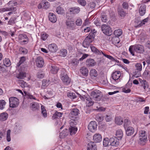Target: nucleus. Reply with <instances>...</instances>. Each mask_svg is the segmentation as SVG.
I'll use <instances>...</instances> for the list:
<instances>
[{
  "mask_svg": "<svg viewBox=\"0 0 150 150\" xmlns=\"http://www.w3.org/2000/svg\"><path fill=\"white\" fill-rule=\"evenodd\" d=\"M129 51L133 55H134V52L141 54L144 51V48L143 46L140 44H135L130 46L129 48Z\"/></svg>",
  "mask_w": 150,
  "mask_h": 150,
  "instance_id": "1",
  "label": "nucleus"
},
{
  "mask_svg": "<svg viewBox=\"0 0 150 150\" xmlns=\"http://www.w3.org/2000/svg\"><path fill=\"white\" fill-rule=\"evenodd\" d=\"M31 108L33 110H35L38 109L39 108V106L37 103H34L32 104Z\"/></svg>",
  "mask_w": 150,
  "mask_h": 150,
  "instance_id": "50",
  "label": "nucleus"
},
{
  "mask_svg": "<svg viewBox=\"0 0 150 150\" xmlns=\"http://www.w3.org/2000/svg\"><path fill=\"white\" fill-rule=\"evenodd\" d=\"M79 63V60L76 59H74L69 62V64L71 66H76Z\"/></svg>",
  "mask_w": 150,
  "mask_h": 150,
  "instance_id": "28",
  "label": "nucleus"
},
{
  "mask_svg": "<svg viewBox=\"0 0 150 150\" xmlns=\"http://www.w3.org/2000/svg\"><path fill=\"white\" fill-rule=\"evenodd\" d=\"M90 47L91 51L96 54L101 55L103 53V52L101 50H98L95 46L92 45H90Z\"/></svg>",
  "mask_w": 150,
  "mask_h": 150,
  "instance_id": "14",
  "label": "nucleus"
},
{
  "mask_svg": "<svg viewBox=\"0 0 150 150\" xmlns=\"http://www.w3.org/2000/svg\"><path fill=\"white\" fill-rule=\"evenodd\" d=\"M90 75L92 78L96 77L98 75L97 71L95 69H92L90 71Z\"/></svg>",
  "mask_w": 150,
  "mask_h": 150,
  "instance_id": "32",
  "label": "nucleus"
},
{
  "mask_svg": "<svg viewBox=\"0 0 150 150\" xmlns=\"http://www.w3.org/2000/svg\"><path fill=\"white\" fill-rule=\"evenodd\" d=\"M122 33V31L121 29H118L115 30L114 32V34L116 37H117L121 35Z\"/></svg>",
  "mask_w": 150,
  "mask_h": 150,
  "instance_id": "37",
  "label": "nucleus"
},
{
  "mask_svg": "<svg viewBox=\"0 0 150 150\" xmlns=\"http://www.w3.org/2000/svg\"><path fill=\"white\" fill-rule=\"evenodd\" d=\"M141 76L140 71L137 70H135L133 72V76L136 78L139 77Z\"/></svg>",
  "mask_w": 150,
  "mask_h": 150,
  "instance_id": "48",
  "label": "nucleus"
},
{
  "mask_svg": "<svg viewBox=\"0 0 150 150\" xmlns=\"http://www.w3.org/2000/svg\"><path fill=\"white\" fill-rule=\"evenodd\" d=\"M17 4V2H14L13 1H10L7 4L9 6L6 8L3 9V11H15L16 8L14 6H16Z\"/></svg>",
  "mask_w": 150,
  "mask_h": 150,
  "instance_id": "7",
  "label": "nucleus"
},
{
  "mask_svg": "<svg viewBox=\"0 0 150 150\" xmlns=\"http://www.w3.org/2000/svg\"><path fill=\"white\" fill-rule=\"evenodd\" d=\"M97 124L95 121H91L88 126V129L92 132H94L96 130Z\"/></svg>",
  "mask_w": 150,
  "mask_h": 150,
  "instance_id": "10",
  "label": "nucleus"
},
{
  "mask_svg": "<svg viewBox=\"0 0 150 150\" xmlns=\"http://www.w3.org/2000/svg\"><path fill=\"white\" fill-rule=\"evenodd\" d=\"M78 2L80 5L84 6L86 4V2L85 0H78Z\"/></svg>",
  "mask_w": 150,
  "mask_h": 150,
  "instance_id": "59",
  "label": "nucleus"
},
{
  "mask_svg": "<svg viewBox=\"0 0 150 150\" xmlns=\"http://www.w3.org/2000/svg\"><path fill=\"white\" fill-rule=\"evenodd\" d=\"M131 124L130 121L128 119H126L124 120V126L125 128V129L128 126L130 125Z\"/></svg>",
  "mask_w": 150,
  "mask_h": 150,
  "instance_id": "44",
  "label": "nucleus"
},
{
  "mask_svg": "<svg viewBox=\"0 0 150 150\" xmlns=\"http://www.w3.org/2000/svg\"><path fill=\"white\" fill-rule=\"evenodd\" d=\"M146 132L144 131H140L139 133V144L143 145L145 143L147 139V136L145 135Z\"/></svg>",
  "mask_w": 150,
  "mask_h": 150,
  "instance_id": "4",
  "label": "nucleus"
},
{
  "mask_svg": "<svg viewBox=\"0 0 150 150\" xmlns=\"http://www.w3.org/2000/svg\"><path fill=\"white\" fill-rule=\"evenodd\" d=\"M140 86L143 87L144 89L146 91V89L149 87V85L147 82L145 80H142V79H139Z\"/></svg>",
  "mask_w": 150,
  "mask_h": 150,
  "instance_id": "17",
  "label": "nucleus"
},
{
  "mask_svg": "<svg viewBox=\"0 0 150 150\" xmlns=\"http://www.w3.org/2000/svg\"><path fill=\"white\" fill-rule=\"evenodd\" d=\"M101 20L102 22L105 23L108 21L107 17L105 13H103L101 14Z\"/></svg>",
  "mask_w": 150,
  "mask_h": 150,
  "instance_id": "49",
  "label": "nucleus"
},
{
  "mask_svg": "<svg viewBox=\"0 0 150 150\" xmlns=\"http://www.w3.org/2000/svg\"><path fill=\"white\" fill-rule=\"evenodd\" d=\"M94 32H93L92 30L91 31L89 35L86 37L85 40L90 42H92L95 37V34H94Z\"/></svg>",
  "mask_w": 150,
  "mask_h": 150,
  "instance_id": "15",
  "label": "nucleus"
},
{
  "mask_svg": "<svg viewBox=\"0 0 150 150\" xmlns=\"http://www.w3.org/2000/svg\"><path fill=\"white\" fill-rule=\"evenodd\" d=\"M6 104L5 101L3 100H0V109L1 110L3 109L4 108Z\"/></svg>",
  "mask_w": 150,
  "mask_h": 150,
  "instance_id": "53",
  "label": "nucleus"
},
{
  "mask_svg": "<svg viewBox=\"0 0 150 150\" xmlns=\"http://www.w3.org/2000/svg\"><path fill=\"white\" fill-rule=\"evenodd\" d=\"M19 83L20 86L22 88H23L28 86L27 83L23 80H19Z\"/></svg>",
  "mask_w": 150,
  "mask_h": 150,
  "instance_id": "46",
  "label": "nucleus"
},
{
  "mask_svg": "<svg viewBox=\"0 0 150 150\" xmlns=\"http://www.w3.org/2000/svg\"><path fill=\"white\" fill-rule=\"evenodd\" d=\"M102 31L105 35L110 36L112 33V30L110 26L107 25H103L101 26Z\"/></svg>",
  "mask_w": 150,
  "mask_h": 150,
  "instance_id": "5",
  "label": "nucleus"
},
{
  "mask_svg": "<svg viewBox=\"0 0 150 150\" xmlns=\"http://www.w3.org/2000/svg\"><path fill=\"white\" fill-rule=\"evenodd\" d=\"M36 63L38 67H42L44 64V61L42 57L41 56L38 57L36 60Z\"/></svg>",
  "mask_w": 150,
  "mask_h": 150,
  "instance_id": "12",
  "label": "nucleus"
},
{
  "mask_svg": "<svg viewBox=\"0 0 150 150\" xmlns=\"http://www.w3.org/2000/svg\"><path fill=\"white\" fill-rule=\"evenodd\" d=\"M102 54L105 57H106L108 58L110 60H111L112 61H115V59L114 58L111 56L107 55L105 53H104V52H103V53Z\"/></svg>",
  "mask_w": 150,
  "mask_h": 150,
  "instance_id": "63",
  "label": "nucleus"
},
{
  "mask_svg": "<svg viewBox=\"0 0 150 150\" xmlns=\"http://www.w3.org/2000/svg\"><path fill=\"white\" fill-rule=\"evenodd\" d=\"M115 122L117 124L121 125L123 123V120L120 117H117L115 118Z\"/></svg>",
  "mask_w": 150,
  "mask_h": 150,
  "instance_id": "29",
  "label": "nucleus"
},
{
  "mask_svg": "<svg viewBox=\"0 0 150 150\" xmlns=\"http://www.w3.org/2000/svg\"><path fill=\"white\" fill-rule=\"evenodd\" d=\"M80 11V8L77 7H71L69 9V11L73 14H77Z\"/></svg>",
  "mask_w": 150,
  "mask_h": 150,
  "instance_id": "21",
  "label": "nucleus"
},
{
  "mask_svg": "<svg viewBox=\"0 0 150 150\" xmlns=\"http://www.w3.org/2000/svg\"><path fill=\"white\" fill-rule=\"evenodd\" d=\"M69 129L71 135H72L75 134L77 131V129L76 127H70Z\"/></svg>",
  "mask_w": 150,
  "mask_h": 150,
  "instance_id": "42",
  "label": "nucleus"
},
{
  "mask_svg": "<svg viewBox=\"0 0 150 150\" xmlns=\"http://www.w3.org/2000/svg\"><path fill=\"white\" fill-rule=\"evenodd\" d=\"M56 11L58 14H62L64 13V8L60 6H59L57 7Z\"/></svg>",
  "mask_w": 150,
  "mask_h": 150,
  "instance_id": "36",
  "label": "nucleus"
},
{
  "mask_svg": "<svg viewBox=\"0 0 150 150\" xmlns=\"http://www.w3.org/2000/svg\"><path fill=\"white\" fill-rule=\"evenodd\" d=\"M45 76V74L42 72H38L37 74L38 78L42 79Z\"/></svg>",
  "mask_w": 150,
  "mask_h": 150,
  "instance_id": "60",
  "label": "nucleus"
},
{
  "mask_svg": "<svg viewBox=\"0 0 150 150\" xmlns=\"http://www.w3.org/2000/svg\"><path fill=\"white\" fill-rule=\"evenodd\" d=\"M19 51L21 53L26 54L28 53V50L25 48L21 47L19 48Z\"/></svg>",
  "mask_w": 150,
  "mask_h": 150,
  "instance_id": "52",
  "label": "nucleus"
},
{
  "mask_svg": "<svg viewBox=\"0 0 150 150\" xmlns=\"http://www.w3.org/2000/svg\"><path fill=\"white\" fill-rule=\"evenodd\" d=\"M146 6L145 5H142L140 7L139 9V14L141 16H143L146 12Z\"/></svg>",
  "mask_w": 150,
  "mask_h": 150,
  "instance_id": "26",
  "label": "nucleus"
},
{
  "mask_svg": "<svg viewBox=\"0 0 150 150\" xmlns=\"http://www.w3.org/2000/svg\"><path fill=\"white\" fill-rule=\"evenodd\" d=\"M121 73L120 71H116L112 74V79L116 81L118 80L121 76Z\"/></svg>",
  "mask_w": 150,
  "mask_h": 150,
  "instance_id": "20",
  "label": "nucleus"
},
{
  "mask_svg": "<svg viewBox=\"0 0 150 150\" xmlns=\"http://www.w3.org/2000/svg\"><path fill=\"white\" fill-rule=\"evenodd\" d=\"M42 2H43V8L47 9L50 7V4L48 2L45 0H42Z\"/></svg>",
  "mask_w": 150,
  "mask_h": 150,
  "instance_id": "41",
  "label": "nucleus"
},
{
  "mask_svg": "<svg viewBox=\"0 0 150 150\" xmlns=\"http://www.w3.org/2000/svg\"><path fill=\"white\" fill-rule=\"evenodd\" d=\"M96 118L99 121H101L104 119V117L101 114L97 115L96 116Z\"/></svg>",
  "mask_w": 150,
  "mask_h": 150,
  "instance_id": "62",
  "label": "nucleus"
},
{
  "mask_svg": "<svg viewBox=\"0 0 150 150\" xmlns=\"http://www.w3.org/2000/svg\"><path fill=\"white\" fill-rule=\"evenodd\" d=\"M86 64L88 67H92L96 65V62L94 59L90 58L86 60Z\"/></svg>",
  "mask_w": 150,
  "mask_h": 150,
  "instance_id": "16",
  "label": "nucleus"
},
{
  "mask_svg": "<svg viewBox=\"0 0 150 150\" xmlns=\"http://www.w3.org/2000/svg\"><path fill=\"white\" fill-rule=\"evenodd\" d=\"M135 67L136 68V70H137L139 71H141L142 69V64L140 63H137L135 65Z\"/></svg>",
  "mask_w": 150,
  "mask_h": 150,
  "instance_id": "56",
  "label": "nucleus"
},
{
  "mask_svg": "<svg viewBox=\"0 0 150 150\" xmlns=\"http://www.w3.org/2000/svg\"><path fill=\"white\" fill-rule=\"evenodd\" d=\"M66 24L67 28L71 30H74L76 28L74 21L71 18H68L66 22Z\"/></svg>",
  "mask_w": 150,
  "mask_h": 150,
  "instance_id": "6",
  "label": "nucleus"
},
{
  "mask_svg": "<svg viewBox=\"0 0 150 150\" xmlns=\"http://www.w3.org/2000/svg\"><path fill=\"white\" fill-rule=\"evenodd\" d=\"M117 138L119 139H121L123 135V133L122 130L120 129L117 130L116 133Z\"/></svg>",
  "mask_w": 150,
  "mask_h": 150,
  "instance_id": "27",
  "label": "nucleus"
},
{
  "mask_svg": "<svg viewBox=\"0 0 150 150\" xmlns=\"http://www.w3.org/2000/svg\"><path fill=\"white\" fill-rule=\"evenodd\" d=\"M26 76V74L25 72H20L19 74L16 76V77L18 79H23Z\"/></svg>",
  "mask_w": 150,
  "mask_h": 150,
  "instance_id": "40",
  "label": "nucleus"
},
{
  "mask_svg": "<svg viewBox=\"0 0 150 150\" xmlns=\"http://www.w3.org/2000/svg\"><path fill=\"white\" fill-rule=\"evenodd\" d=\"M119 139L116 137H114L110 138V145L115 147H117L119 144Z\"/></svg>",
  "mask_w": 150,
  "mask_h": 150,
  "instance_id": "11",
  "label": "nucleus"
},
{
  "mask_svg": "<svg viewBox=\"0 0 150 150\" xmlns=\"http://www.w3.org/2000/svg\"><path fill=\"white\" fill-rule=\"evenodd\" d=\"M25 60V57H22L20 58V60L19 62L17 65V66L19 67L20 65L22 64Z\"/></svg>",
  "mask_w": 150,
  "mask_h": 150,
  "instance_id": "55",
  "label": "nucleus"
},
{
  "mask_svg": "<svg viewBox=\"0 0 150 150\" xmlns=\"http://www.w3.org/2000/svg\"><path fill=\"white\" fill-rule=\"evenodd\" d=\"M60 77L64 84L68 85L70 83V79L68 76L67 72L65 70H63L62 71L60 74Z\"/></svg>",
  "mask_w": 150,
  "mask_h": 150,
  "instance_id": "2",
  "label": "nucleus"
},
{
  "mask_svg": "<svg viewBox=\"0 0 150 150\" xmlns=\"http://www.w3.org/2000/svg\"><path fill=\"white\" fill-rule=\"evenodd\" d=\"M112 41L113 44L115 45L118 44L120 42L119 38L116 37L113 38L112 39Z\"/></svg>",
  "mask_w": 150,
  "mask_h": 150,
  "instance_id": "39",
  "label": "nucleus"
},
{
  "mask_svg": "<svg viewBox=\"0 0 150 150\" xmlns=\"http://www.w3.org/2000/svg\"><path fill=\"white\" fill-rule=\"evenodd\" d=\"M102 137L101 134L96 133L93 136V140L94 143H99L101 141Z\"/></svg>",
  "mask_w": 150,
  "mask_h": 150,
  "instance_id": "13",
  "label": "nucleus"
},
{
  "mask_svg": "<svg viewBox=\"0 0 150 150\" xmlns=\"http://www.w3.org/2000/svg\"><path fill=\"white\" fill-rule=\"evenodd\" d=\"M4 66L6 67H9L11 64L10 60L6 58L3 60Z\"/></svg>",
  "mask_w": 150,
  "mask_h": 150,
  "instance_id": "38",
  "label": "nucleus"
},
{
  "mask_svg": "<svg viewBox=\"0 0 150 150\" xmlns=\"http://www.w3.org/2000/svg\"><path fill=\"white\" fill-rule=\"evenodd\" d=\"M118 13L119 15L121 17H125L126 14L125 11L122 9H120Z\"/></svg>",
  "mask_w": 150,
  "mask_h": 150,
  "instance_id": "47",
  "label": "nucleus"
},
{
  "mask_svg": "<svg viewBox=\"0 0 150 150\" xmlns=\"http://www.w3.org/2000/svg\"><path fill=\"white\" fill-rule=\"evenodd\" d=\"M101 92L99 90H96L92 91L91 93V96L94 100H100L102 96Z\"/></svg>",
  "mask_w": 150,
  "mask_h": 150,
  "instance_id": "3",
  "label": "nucleus"
},
{
  "mask_svg": "<svg viewBox=\"0 0 150 150\" xmlns=\"http://www.w3.org/2000/svg\"><path fill=\"white\" fill-rule=\"evenodd\" d=\"M79 113V110L77 108H74L71 110L69 116L71 119H77V116Z\"/></svg>",
  "mask_w": 150,
  "mask_h": 150,
  "instance_id": "9",
  "label": "nucleus"
},
{
  "mask_svg": "<svg viewBox=\"0 0 150 150\" xmlns=\"http://www.w3.org/2000/svg\"><path fill=\"white\" fill-rule=\"evenodd\" d=\"M28 38L27 36L25 34H21L19 35V38L20 40H23L27 39Z\"/></svg>",
  "mask_w": 150,
  "mask_h": 150,
  "instance_id": "61",
  "label": "nucleus"
},
{
  "mask_svg": "<svg viewBox=\"0 0 150 150\" xmlns=\"http://www.w3.org/2000/svg\"><path fill=\"white\" fill-rule=\"evenodd\" d=\"M148 20L149 18L148 17L143 20L142 21H141V23H140V24H139L138 25L135 26V27L139 28L148 22Z\"/></svg>",
  "mask_w": 150,
  "mask_h": 150,
  "instance_id": "35",
  "label": "nucleus"
},
{
  "mask_svg": "<svg viewBox=\"0 0 150 150\" xmlns=\"http://www.w3.org/2000/svg\"><path fill=\"white\" fill-rule=\"evenodd\" d=\"M87 150H96V145L93 142H90L87 145Z\"/></svg>",
  "mask_w": 150,
  "mask_h": 150,
  "instance_id": "19",
  "label": "nucleus"
},
{
  "mask_svg": "<svg viewBox=\"0 0 150 150\" xmlns=\"http://www.w3.org/2000/svg\"><path fill=\"white\" fill-rule=\"evenodd\" d=\"M60 55L63 57H65L67 54V51L65 49H62L59 52Z\"/></svg>",
  "mask_w": 150,
  "mask_h": 150,
  "instance_id": "43",
  "label": "nucleus"
},
{
  "mask_svg": "<svg viewBox=\"0 0 150 150\" xmlns=\"http://www.w3.org/2000/svg\"><path fill=\"white\" fill-rule=\"evenodd\" d=\"M11 130L10 129L8 130L6 135L7 140L8 142H9L11 140L10 136Z\"/></svg>",
  "mask_w": 150,
  "mask_h": 150,
  "instance_id": "58",
  "label": "nucleus"
},
{
  "mask_svg": "<svg viewBox=\"0 0 150 150\" xmlns=\"http://www.w3.org/2000/svg\"><path fill=\"white\" fill-rule=\"evenodd\" d=\"M68 97L71 99H74L76 97L75 94L74 93H68L67 94Z\"/></svg>",
  "mask_w": 150,
  "mask_h": 150,
  "instance_id": "51",
  "label": "nucleus"
},
{
  "mask_svg": "<svg viewBox=\"0 0 150 150\" xmlns=\"http://www.w3.org/2000/svg\"><path fill=\"white\" fill-rule=\"evenodd\" d=\"M48 48L49 51L52 52H56L58 49L57 45L54 43L49 45L48 46Z\"/></svg>",
  "mask_w": 150,
  "mask_h": 150,
  "instance_id": "18",
  "label": "nucleus"
},
{
  "mask_svg": "<svg viewBox=\"0 0 150 150\" xmlns=\"http://www.w3.org/2000/svg\"><path fill=\"white\" fill-rule=\"evenodd\" d=\"M8 117V115L7 113L3 112L0 115V120L1 121H4L6 120Z\"/></svg>",
  "mask_w": 150,
  "mask_h": 150,
  "instance_id": "31",
  "label": "nucleus"
},
{
  "mask_svg": "<svg viewBox=\"0 0 150 150\" xmlns=\"http://www.w3.org/2000/svg\"><path fill=\"white\" fill-rule=\"evenodd\" d=\"M49 20L52 22L54 23L57 21V18L55 15L52 13L49 14Z\"/></svg>",
  "mask_w": 150,
  "mask_h": 150,
  "instance_id": "22",
  "label": "nucleus"
},
{
  "mask_svg": "<svg viewBox=\"0 0 150 150\" xmlns=\"http://www.w3.org/2000/svg\"><path fill=\"white\" fill-rule=\"evenodd\" d=\"M41 112L43 116L46 117L47 116V114L46 109L45 108V107L43 106H41Z\"/></svg>",
  "mask_w": 150,
  "mask_h": 150,
  "instance_id": "45",
  "label": "nucleus"
},
{
  "mask_svg": "<svg viewBox=\"0 0 150 150\" xmlns=\"http://www.w3.org/2000/svg\"><path fill=\"white\" fill-rule=\"evenodd\" d=\"M86 100V105L88 106L92 105L93 104V102L91 98L89 96H84Z\"/></svg>",
  "mask_w": 150,
  "mask_h": 150,
  "instance_id": "25",
  "label": "nucleus"
},
{
  "mask_svg": "<svg viewBox=\"0 0 150 150\" xmlns=\"http://www.w3.org/2000/svg\"><path fill=\"white\" fill-rule=\"evenodd\" d=\"M110 139L106 137L104 138L103 140V144L104 146L106 147L110 145Z\"/></svg>",
  "mask_w": 150,
  "mask_h": 150,
  "instance_id": "33",
  "label": "nucleus"
},
{
  "mask_svg": "<svg viewBox=\"0 0 150 150\" xmlns=\"http://www.w3.org/2000/svg\"><path fill=\"white\" fill-rule=\"evenodd\" d=\"M71 120L69 121L70 127H76V125L77 124V120L75 119H71Z\"/></svg>",
  "mask_w": 150,
  "mask_h": 150,
  "instance_id": "30",
  "label": "nucleus"
},
{
  "mask_svg": "<svg viewBox=\"0 0 150 150\" xmlns=\"http://www.w3.org/2000/svg\"><path fill=\"white\" fill-rule=\"evenodd\" d=\"M51 67L50 72L53 74H56L59 69L55 65H52Z\"/></svg>",
  "mask_w": 150,
  "mask_h": 150,
  "instance_id": "34",
  "label": "nucleus"
},
{
  "mask_svg": "<svg viewBox=\"0 0 150 150\" xmlns=\"http://www.w3.org/2000/svg\"><path fill=\"white\" fill-rule=\"evenodd\" d=\"M80 71L81 74L85 76H87L88 75V70L87 68L85 67H83L81 68Z\"/></svg>",
  "mask_w": 150,
  "mask_h": 150,
  "instance_id": "23",
  "label": "nucleus"
},
{
  "mask_svg": "<svg viewBox=\"0 0 150 150\" xmlns=\"http://www.w3.org/2000/svg\"><path fill=\"white\" fill-rule=\"evenodd\" d=\"M16 20V18L15 17H12L11 18L8 22V24L12 25L15 23V21Z\"/></svg>",
  "mask_w": 150,
  "mask_h": 150,
  "instance_id": "54",
  "label": "nucleus"
},
{
  "mask_svg": "<svg viewBox=\"0 0 150 150\" xmlns=\"http://www.w3.org/2000/svg\"><path fill=\"white\" fill-rule=\"evenodd\" d=\"M90 42L84 40L83 42V46L85 48H88L90 46Z\"/></svg>",
  "mask_w": 150,
  "mask_h": 150,
  "instance_id": "57",
  "label": "nucleus"
},
{
  "mask_svg": "<svg viewBox=\"0 0 150 150\" xmlns=\"http://www.w3.org/2000/svg\"><path fill=\"white\" fill-rule=\"evenodd\" d=\"M9 106L12 108H16L19 104V100L16 98L11 97L9 98Z\"/></svg>",
  "mask_w": 150,
  "mask_h": 150,
  "instance_id": "8",
  "label": "nucleus"
},
{
  "mask_svg": "<svg viewBox=\"0 0 150 150\" xmlns=\"http://www.w3.org/2000/svg\"><path fill=\"white\" fill-rule=\"evenodd\" d=\"M134 132V129L133 127H127L126 132L127 136H131L133 134Z\"/></svg>",
  "mask_w": 150,
  "mask_h": 150,
  "instance_id": "24",
  "label": "nucleus"
},
{
  "mask_svg": "<svg viewBox=\"0 0 150 150\" xmlns=\"http://www.w3.org/2000/svg\"><path fill=\"white\" fill-rule=\"evenodd\" d=\"M82 21L81 18H79L77 19L76 21V25L78 26H80L81 25Z\"/></svg>",
  "mask_w": 150,
  "mask_h": 150,
  "instance_id": "64",
  "label": "nucleus"
}]
</instances>
